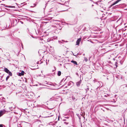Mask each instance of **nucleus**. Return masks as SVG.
Masks as SVG:
<instances>
[{
  "label": "nucleus",
  "instance_id": "obj_19",
  "mask_svg": "<svg viewBox=\"0 0 127 127\" xmlns=\"http://www.w3.org/2000/svg\"><path fill=\"white\" fill-rule=\"evenodd\" d=\"M35 32H36V34H38L39 33V32H38V30H37V32L36 30H35Z\"/></svg>",
  "mask_w": 127,
  "mask_h": 127
},
{
  "label": "nucleus",
  "instance_id": "obj_46",
  "mask_svg": "<svg viewBox=\"0 0 127 127\" xmlns=\"http://www.w3.org/2000/svg\"><path fill=\"white\" fill-rule=\"evenodd\" d=\"M73 55H74V56H75V55H74V54H73Z\"/></svg>",
  "mask_w": 127,
  "mask_h": 127
},
{
  "label": "nucleus",
  "instance_id": "obj_18",
  "mask_svg": "<svg viewBox=\"0 0 127 127\" xmlns=\"http://www.w3.org/2000/svg\"><path fill=\"white\" fill-rule=\"evenodd\" d=\"M36 5V4H33V6H31V7H34Z\"/></svg>",
  "mask_w": 127,
  "mask_h": 127
},
{
  "label": "nucleus",
  "instance_id": "obj_49",
  "mask_svg": "<svg viewBox=\"0 0 127 127\" xmlns=\"http://www.w3.org/2000/svg\"><path fill=\"white\" fill-rule=\"evenodd\" d=\"M2 1H4V0H2Z\"/></svg>",
  "mask_w": 127,
  "mask_h": 127
},
{
  "label": "nucleus",
  "instance_id": "obj_47",
  "mask_svg": "<svg viewBox=\"0 0 127 127\" xmlns=\"http://www.w3.org/2000/svg\"><path fill=\"white\" fill-rule=\"evenodd\" d=\"M69 83H68V85H69Z\"/></svg>",
  "mask_w": 127,
  "mask_h": 127
},
{
  "label": "nucleus",
  "instance_id": "obj_43",
  "mask_svg": "<svg viewBox=\"0 0 127 127\" xmlns=\"http://www.w3.org/2000/svg\"><path fill=\"white\" fill-rule=\"evenodd\" d=\"M29 106H31V105H29Z\"/></svg>",
  "mask_w": 127,
  "mask_h": 127
},
{
  "label": "nucleus",
  "instance_id": "obj_36",
  "mask_svg": "<svg viewBox=\"0 0 127 127\" xmlns=\"http://www.w3.org/2000/svg\"><path fill=\"white\" fill-rule=\"evenodd\" d=\"M115 64H117V62H115Z\"/></svg>",
  "mask_w": 127,
  "mask_h": 127
},
{
  "label": "nucleus",
  "instance_id": "obj_45",
  "mask_svg": "<svg viewBox=\"0 0 127 127\" xmlns=\"http://www.w3.org/2000/svg\"><path fill=\"white\" fill-rule=\"evenodd\" d=\"M55 39H56V38H57V37H55Z\"/></svg>",
  "mask_w": 127,
  "mask_h": 127
},
{
  "label": "nucleus",
  "instance_id": "obj_25",
  "mask_svg": "<svg viewBox=\"0 0 127 127\" xmlns=\"http://www.w3.org/2000/svg\"><path fill=\"white\" fill-rule=\"evenodd\" d=\"M64 124H65L66 125H67V124H68V123H67L66 122H64Z\"/></svg>",
  "mask_w": 127,
  "mask_h": 127
},
{
  "label": "nucleus",
  "instance_id": "obj_6",
  "mask_svg": "<svg viewBox=\"0 0 127 127\" xmlns=\"http://www.w3.org/2000/svg\"><path fill=\"white\" fill-rule=\"evenodd\" d=\"M81 38H80L77 39V40L76 42L77 45H78L79 44V43H80V41H81Z\"/></svg>",
  "mask_w": 127,
  "mask_h": 127
},
{
  "label": "nucleus",
  "instance_id": "obj_50",
  "mask_svg": "<svg viewBox=\"0 0 127 127\" xmlns=\"http://www.w3.org/2000/svg\"><path fill=\"white\" fill-rule=\"evenodd\" d=\"M16 95H17V93H16Z\"/></svg>",
  "mask_w": 127,
  "mask_h": 127
},
{
  "label": "nucleus",
  "instance_id": "obj_22",
  "mask_svg": "<svg viewBox=\"0 0 127 127\" xmlns=\"http://www.w3.org/2000/svg\"><path fill=\"white\" fill-rule=\"evenodd\" d=\"M120 64L122 65V64H123V62H122V61H120Z\"/></svg>",
  "mask_w": 127,
  "mask_h": 127
},
{
  "label": "nucleus",
  "instance_id": "obj_1",
  "mask_svg": "<svg viewBox=\"0 0 127 127\" xmlns=\"http://www.w3.org/2000/svg\"><path fill=\"white\" fill-rule=\"evenodd\" d=\"M121 0H117L111 5L109 6V8L110 9H113L118 8L119 7V5H116L115 6H114V5L117 4Z\"/></svg>",
  "mask_w": 127,
  "mask_h": 127
},
{
  "label": "nucleus",
  "instance_id": "obj_40",
  "mask_svg": "<svg viewBox=\"0 0 127 127\" xmlns=\"http://www.w3.org/2000/svg\"><path fill=\"white\" fill-rule=\"evenodd\" d=\"M83 55L84 56L85 55V54L84 53L83 54Z\"/></svg>",
  "mask_w": 127,
  "mask_h": 127
},
{
  "label": "nucleus",
  "instance_id": "obj_11",
  "mask_svg": "<svg viewBox=\"0 0 127 127\" xmlns=\"http://www.w3.org/2000/svg\"><path fill=\"white\" fill-rule=\"evenodd\" d=\"M4 114V112L3 111H0V117L2 116Z\"/></svg>",
  "mask_w": 127,
  "mask_h": 127
},
{
  "label": "nucleus",
  "instance_id": "obj_32",
  "mask_svg": "<svg viewBox=\"0 0 127 127\" xmlns=\"http://www.w3.org/2000/svg\"><path fill=\"white\" fill-rule=\"evenodd\" d=\"M78 117L79 118V119L80 120V116L79 117V116H78Z\"/></svg>",
  "mask_w": 127,
  "mask_h": 127
},
{
  "label": "nucleus",
  "instance_id": "obj_24",
  "mask_svg": "<svg viewBox=\"0 0 127 127\" xmlns=\"http://www.w3.org/2000/svg\"><path fill=\"white\" fill-rule=\"evenodd\" d=\"M86 8H84L83 9V11H86Z\"/></svg>",
  "mask_w": 127,
  "mask_h": 127
},
{
  "label": "nucleus",
  "instance_id": "obj_29",
  "mask_svg": "<svg viewBox=\"0 0 127 127\" xmlns=\"http://www.w3.org/2000/svg\"><path fill=\"white\" fill-rule=\"evenodd\" d=\"M53 116V115H52L51 116H48V117H45V118H47V117H51V116Z\"/></svg>",
  "mask_w": 127,
  "mask_h": 127
},
{
  "label": "nucleus",
  "instance_id": "obj_44",
  "mask_svg": "<svg viewBox=\"0 0 127 127\" xmlns=\"http://www.w3.org/2000/svg\"><path fill=\"white\" fill-rule=\"evenodd\" d=\"M21 23H22V24H23V22H21Z\"/></svg>",
  "mask_w": 127,
  "mask_h": 127
},
{
  "label": "nucleus",
  "instance_id": "obj_26",
  "mask_svg": "<svg viewBox=\"0 0 127 127\" xmlns=\"http://www.w3.org/2000/svg\"><path fill=\"white\" fill-rule=\"evenodd\" d=\"M112 102H115V100L114 99H113V100H112Z\"/></svg>",
  "mask_w": 127,
  "mask_h": 127
},
{
  "label": "nucleus",
  "instance_id": "obj_33",
  "mask_svg": "<svg viewBox=\"0 0 127 127\" xmlns=\"http://www.w3.org/2000/svg\"><path fill=\"white\" fill-rule=\"evenodd\" d=\"M104 96L105 97H107V95H105Z\"/></svg>",
  "mask_w": 127,
  "mask_h": 127
},
{
  "label": "nucleus",
  "instance_id": "obj_16",
  "mask_svg": "<svg viewBox=\"0 0 127 127\" xmlns=\"http://www.w3.org/2000/svg\"><path fill=\"white\" fill-rule=\"evenodd\" d=\"M84 61H85V62H86L88 61V59L87 58H86L85 57H84Z\"/></svg>",
  "mask_w": 127,
  "mask_h": 127
},
{
  "label": "nucleus",
  "instance_id": "obj_37",
  "mask_svg": "<svg viewBox=\"0 0 127 127\" xmlns=\"http://www.w3.org/2000/svg\"><path fill=\"white\" fill-rule=\"evenodd\" d=\"M27 30H28V32H29V29L28 28V29H27Z\"/></svg>",
  "mask_w": 127,
  "mask_h": 127
},
{
  "label": "nucleus",
  "instance_id": "obj_42",
  "mask_svg": "<svg viewBox=\"0 0 127 127\" xmlns=\"http://www.w3.org/2000/svg\"><path fill=\"white\" fill-rule=\"evenodd\" d=\"M46 64H47V62H46Z\"/></svg>",
  "mask_w": 127,
  "mask_h": 127
},
{
  "label": "nucleus",
  "instance_id": "obj_8",
  "mask_svg": "<svg viewBox=\"0 0 127 127\" xmlns=\"http://www.w3.org/2000/svg\"><path fill=\"white\" fill-rule=\"evenodd\" d=\"M81 83V80H80L79 81L77 82L76 83V85L77 87H79Z\"/></svg>",
  "mask_w": 127,
  "mask_h": 127
},
{
  "label": "nucleus",
  "instance_id": "obj_21",
  "mask_svg": "<svg viewBox=\"0 0 127 127\" xmlns=\"http://www.w3.org/2000/svg\"><path fill=\"white\" fill-rule=\"evenodd\" d=\"M18 127H22L21 126V125L19 124L18 126Z\"/></svg>",
  "mask_w": 127,
  "mask_h": 127
},
{
  "label": "nucleus",
  "instance_id": "obj_38",
  "mask_svg": "<svg viewBox=\"0 0 127 127\" xmlns=\"http://www.w3.org/2000/svg\"><path fill=\"white\" fill-rule=\"evenodd\" d=\"M65 3H68V1H66L65 2Z\"/></svg>",
  "mask_w": 127,
  "mask_h": 127
},
{
  "label": "nucleus",
  "instance_id": "obj_41",
  "mask_svg": "<svg viewBox=\"0 0 127 127\" xmlns=\"http://www.w3.org/2000/svg\"><path fill=\"white\" fill-rule=\"evenodd\" d=\"M95 80H94V82H95Z\"/></svg>",
  "mask_w": 127,
  "mask_h": 127
},
{
  "label": "nucleus",
  "instance_id": "obj_52",
  "mask_svg": "<svg viewBox=\"0 0 127 127\" xmlns=\"http://www.w3.org/2000/svg\"><path fill=\"white\" fill-rule=\"evenodd\" d=\"M59 127H61L60 126Z\"/></svg>",
  "mask_w": 127,
  "mask_h": 127
},
{
  "label": "nucleus",
  "instance_id": "obj_23",
  "mask_svg": "<svg viewBox=\"0 0 127 127\" xmlns=\"http://www.w3.org/2000/svg\"><path fill=\"white\" fill-rule=\"evenodd\" d=\"M3 125L2 124H0V127H3Z\"/></svg>",
  "mask_w": 127,
  "mask_h": 127
},
{
  "label": "nucleus",
  "instance_id": "obj_5",
  "mask_svg": "<svg viewBox=\"0 0 127 127\" xmlns=\"http://www.w3.org/2000/svg\"><path fill=\"white\" fill-rule=\"evenodd\" d=\"M102 1V0H101L98 1L96 3V4H97V5L100 6H101V5H102V3H99V2H101Z\"/></svg>",
  "mask_w": 127,
  "mask_h": 127
},
{
  "label": "nucleus",
  "instance_id": "obj_31",
  "mask_svg": "<svg viewBox=\"0 0 127 127\" xmlns=\"http://www.w3.org/2000/svg\"><path fill=\"white\" fill-rule=\"evenodd\" d=\"M115 65L116 66V67H117V64H115Z\"/></svg>",
  "mask_w": 127,
  "mask_h": 127
},
{
  "label": "nucleus",
  "instance_id": "obj_20",
  "mask_svg": "<svg viewBox=\"0 0 127 127\" xmlns=\"http://www.w3.org/2000/svg\"><path fill=\"white\" fill-rule=\"evenodd\" d=\"M46 84H47L48 85H49L51 86V85H52L51 84L49 83H46Z\"/></svg>",
  "mask_w": 127,
  "mask_h": 127
},
{
  "label": "nucleus",
  "instance_id": "obj_27",
  "mask_svg": "<svg viewBox=\"0 0 127 127\" xmlns=\"http://www.w3.org/2000/svg\"><path fill=\"white\" fill-rule=\"evenodd\" d=\"M49 1H48L47 2V3H46V4H45V6H46L47 5V4H48V3H48V2H49Z\"/></svg>",
  "mask_w": 127,
  "mask_h": 127
},
{
  "label": "nucleus",
  "instance_id": "obj_15",
  "mask_svg": "<svg viewBox=\"0 0 127 127\" xmlns=\"http://www.w3.org/2000/svg\"><path fill=\"white\" fill-rule=\"evenodd\" d=\"M32 102H31V101H29L28 102V104H31V106H32Z\"/></svg>",
  "mask_w": 127,
  "mask_h": 127
},
{
  "label": "nucleus",
  "instance_id": "obj_30",
  "mask_svg": "<svg viewBox=\"0 0 127 127\" xmlns=\"http://www.w3.org/2000/svg\"><path fill=\"white\" fill-rule=\"evenodd\" d=\"M90 41L91 43H94L92 41Z\"/></svg>",
  "mask_w": 127,
  "mask_h": 127
},
{
  "label": "nucleus",
  "instance_id": "obj_48",
  "mask_svg": "<svg viewBox=\"0 0 127 127\" xmlns=\"http://www.w3.org/2000/svg\"><path fill=\"white\" fill-rule=\"evenodd\" d=\"M15 21H17V20H15Z\"/></svg>",
  "mask_w": 127,
  "mask_h": 127
},
{
  "label": "nucleus",
  "instance_id": "obj_4",
  "mask_svg": "<svg viewBox=\"0 0 127 127\" xmlns=\"http://www.w3.org/2000/svg\"><path fill=\"white\" fill-rule=\"evenodd\" d=\"M67 42V41H65L64 40H60V41L59 40L58 41V42L61 44H64V42Z\"/></svg>",
  "mask_w": 127,
  "mask_h": 127
},
{
  "label": "nucleus",
  "instance_id": "obj_28",
  "mask_svg": "<svg viewBox=\"0 0 127 127\" xmlns=\"http://www.w3.org/2000/svg\"><path fill=\"white\" fill-rule=\"evenodd\" d=\"M31 36H32V37L33 38H34V36H33V35H31V34H30Z\"/></svg>",
  "mask_w": 127,
  "mask_h": 127
},
{
  "label": "nucleus",
  "instance_id": "obj_2",
  "mask_svg": "<svg viewBox=\"0 0 127 127\" xmlns=\"http://www.w3.org/2000/svg\"><path fill=\"white\" fill-rule=\"evenodd\" d=\"M4 71L6 72L9 74V75L11 76L12 75V73L9 71V70L6 68H4Z\"/></svg>",
  "mask_w": 127,
  "mask_h": 127
},
{
  "label": "nucleus",
  "instance_id": "obj_17",
  "mask_svg": "<svg viewBox=\"0 0 127 127\" xmlns=\"http://www.w3.org/2000/svg\"><path fill=\"white\" fill-rule=\"evenodd\" d=\"M87 88H86L85 89V90H86V91H88V90H89V87H88V86H87Z\"/></svg>",
  "mask_w": 127,
  "mask_h": 127
},
{
  "label": "nucleus",
  "instance_id": "obj_13",
  "mask_svg": "<svg viewBox=\"0 0 127 127\" xmlns=\"http://www.w3.org/2000/svg\"><path fill=\"white\" fill-rule=\"evenodd\" d=\"M61 72L60 71H59L57 73V75L58 76H60L61 74Z\"/></svg>",
  "mask_w": 127,
  "mask_h": 127
},
{
  "label": "nucleus",
  "instance_id": "obj_35",
  "mask_svg": "<svg viewBox=\"0 0 127 127\" xmlns=\"http://www.w3.org/2000/svg\"><path fill=\"white\" fill-rule=\"evenodd\" d=\"M51 19V18H50L49 19H48V20H50Z\"/></svg>",
  "mask_w": 127,
  "mask_h": 127
},
{
  "label": "nucleus",
  "instance_id": "obj_12",
  "mask_svg": "<svg viewBox=\"0 0 127 127\" xmlns=\"http://www.w3.org/2000/svg\"><path fill=\"white\" fill-rule=\"evenodd\" d=\"M72 100L74 101H76L77 100V98L73 95L72 96Z\"/></svg>",
  "mask_w": 127,
  "mask_h": 127
},
{
  "label": "nucleus",
  "instance_id": "obj_51",
  "mask_svg": "<svg viewBox=\"0 0 127 127\" xmlns=\"http://www.w3.org/2000/svg\"><path fill=\"white\" fill-rule=\"evenodd\" d=\"M93 6V5H92V6Z\"/></svg>",
  "mask_w": 127,
  "mask_h": 127
},
{
  "label": "nucleus",
  "instance_id": "obj_10",
  "mask_svg": "<svg viewBox=\"0 0 127 127\" xmlns=\"http://www.w3.org/2000/svg\"><path fill=\"white\" fill-rule=\"evenodd\" d=\"M71 62L76 65H78V64L76 61H74V60H72L71 61Z\"/></svg>",
  "mask_w": 127,
  "mask_h": 127
},
{
  "label": "nucleus",
  "instance_id": "obj_3",
  "mask_svg": "<svg viewBox=\"0 0 127 127\" xmlns=\"http://www.w3.org/2000/svg\"><path fill=\"white\" fill-rule=\"evenodd\" d=\"M1 5H3L5 7H8L12 8H15V6H7V5H5V4H1Z\"/></svg>",
  "mask_w": 127,
  "mask_h": 127
},
{
  "label": "nucleus",
  "instance_id": "obj_39",
  "mask_svg": "<svg viewBox=\"0 0 127 127\" xmlns=\"http://www.w3.org/2000/svg\"><path fill=\"white\" fill-rule=\"evenodd\" d=\"M64 79H63L61 81V82H62V81H63V80H64Z\"/></svg>",
  "mask_w": 127,
  "mask_h": 127
},
{
  "label": "nucleus",
  "instance_id": "obj_14",
  "mask_svg": "<svg viewBox=\"0 0 127 127\" xmlns=\"http://www.w3.org/2000/svg\"><path fill=\"white\" fill-rule=\"evenodd\" d=\"M10 76L9 75L8 76L6 77V81H7L8 79L10 77Z\"/></svg>",
  "mask_w": 127,
  "mask_h": 127
},
{
  "label": "nucleus",
  "instance_id": "obj_9",
  "mask_svg": "<svg viewBox=\"0 0 127 127\" xmlns=\"http://www.w3.org/2000/svg\"><path fill=\"white\" fill-rule=\"evenodd\" d=\"M24 72L23 71H22L21 73H20L19 74V75L20 76H21L22 75H23L24 74Z\"/></svg>",
  "mask_w": 127,
  "mask_h": 127
},
{
  "label": "nucleus",
  "instance_id": "obj_34",
  "mask_svg": "<svg viewBox=\"0 0 127 127\" xmlns=\"http://www.w3.org/2000/svg\"><path fill=\"white\" fill-rule=\"evenodd\" d=\"M47 89H52L50 88H47Z\"/></svg>",
  "mask_w": 127,
  "mask_h": 127
},
{
  "label": "nucleus",
  "instance_id": "obj_7",
  "mask_svg": "<svg viewBox=\"0 0 127 127\" xmlns=\"http://www.w3.org/2000/svg\"><path fill=\"white\" fill-rule=\"evenodd\" d=\"M122 19L121 18H120L117 21V23H119L121 24L122 22Z\"/></svg>",
  "mask_w": 127,
  "mask_h": 127
}]
</instances>
